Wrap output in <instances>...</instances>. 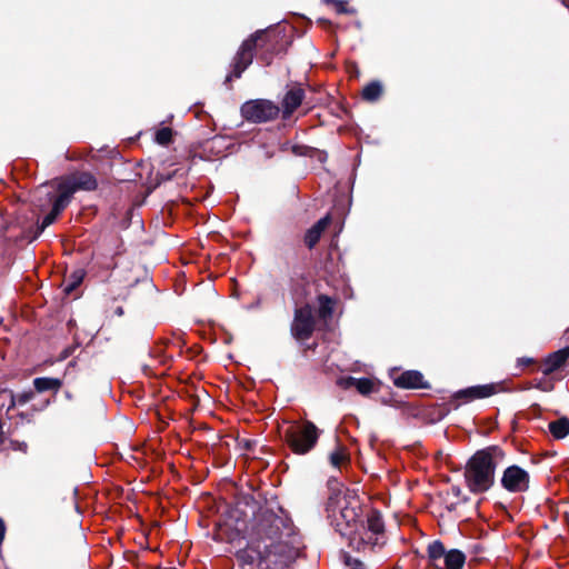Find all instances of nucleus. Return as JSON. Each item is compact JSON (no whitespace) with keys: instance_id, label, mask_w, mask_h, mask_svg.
I'll return each instance as SVG.
<instances>
[{"instance_id":"20e7f679","label":"nucleus","mask_w":569,"mask_h":569,"mask_svg":"<svg viewBox=\"0 0 569 569\" xmlns=\"http://www.w3.org/2000/svg\"><path fill=\"white\" fill-rule=\"evenodd\" d=\"M349 546L359 552H368L386 543V532L379 511L370 510L348 538Z\"/></svg>"},{"instance_id":"cd10ccee","label":"nucleus","mask_w":569,"mask_h":569,"mask_svg":"<svg viewBox=\"0 0 569 569\" xmlns=\"http://www.w3.org/2000/svg\"><path fill=\"white\" fill-rule=\"evenodd\" d=\"M541 407L538 403H536V430H540L543 433H547V423H549L550 421H547L541 418Z\"/></svg>"},{"instance_id":"412c9836","label":"nucleus","mask_w":569,"mask_h":569,"mask_svg":"<svg viewBox=\"0 0 569 569\" xmlns=\"http://www.w3.org/2000/svg\"><path fill=\"white\" fill-rule=\"evenodd\" d=\"M382 93V86L379 81H372L362 89V97L366 101L372 103Z\"/></svg>"},{"instance_id":"ddd939ff","label":"nucleus","mask_w":569,"mask_h":569,"mask_svg":"<svg viewBox=\"0 0 569 569\" xmlns=\"http://www.w3.org/2000/svg\"><path fill=\"white\" fill-rule=\"evenodd\" d=\"M330 222V216H326L321 218L319 221H317L307 232L305 236V242L308 248H313L317 242L319 241L322 232L325 229L329 226Z\"/></svg>"},{"instance_id":"6e6552de","label":"nucleus","mask_w":569,"mask_h":569,"mask_svg":"<svg viewBox=\"0 0 569 569\" xmlns=\"http://www.w3.org/2000/svg\"><path fill=\"white\" fill-rule=\"evenodd\" d=\"M264 36L263 31L257 32L251 38L243 41L237 56L234 58L233 71L230 76L227 77V80H231L232 77L240 78L241 73L248 68V66L252 62L253 58V48L256 47V42L258 39Z\"/></svg>"},{"instance_id":"2f4dec72","label":"nucleus","mask_w":569,"mask_h":569,"mask_svg":"<svg viewBox=\"0 0 569 569\" xmlns=\"http://www.w3.org/2000/svg\"><path fill=\"white\" fill-rule=\"evenodd\" d=\"M356 381H357V378L346 377V378H340L338 380V385L345 389H348V388L355 387Z\"/></svg>"},{"instance_id":"9b49d317","label":"nucleus","mask_w":569,"mask_h":569,"mask_svg":"<svg viewBox=\"0 0 569 569\" xmlns=\"http://www.w3.org/2000/svg\"><path fill=\"white\" fill-rule=\"evenodd\" d=\"M393 383L399 388H425L423 376L417 370H408L393 379Z\"/></svg>"},{"instance_id":"f257e3e1","label":"nucleus","mask_w":569,"mask_h":569,"mask_svg":"<svg viewBox=\"0 0 569 569\" xmlns=\"http://www.w3.org/2000/svg\"><path fill=\"white\" fill-rule=\"evenodd\" d=\"M236 552L241 569H284L300 552V540L282 509L260 508L244 528Z\"/></svg>"},{"instance_id":"393cba45","label":"nucleus","mask_w":569,"mask_h":569,"mask_svg":"<svg viewBox=\"0 0 569 569\" xmlns=\"http://www.w3.org/2000/svg\"><path fill=\"white\" fill-rule=\"evenodd\" d=\"M355 388L363 396L375 391V382L369 378H357Z\"/></svg>"},{"instance_id":"423d86ee","label":"nucleus","mask_w":569,"mask_h":569,"mask_svg":"<svg viewBox=\"0 0 569 569\" xmlns=\"http://www.w3.org/2000/svg\"><path fill=\"white\" fill-rule=\"evenodd\" d=\"M568 359L569 346L549 353L539 365L536 362V372L542 373L539 380L536 379V389L545 392L551 391L555 387L553 373L563 368Z\"/></svg>"},{"instance_id":"6ab92c4d","label":"nucleus","mask_w":569,"mask_h":569,"mask_svg":"<svg viewBox=\"0 0 569 569\" xmlns=\"http://www.w3.org/2000/svg\"><path fill=\"white\" fill-rule=\"evenodd\" d=\"M62 386V380L59 378L39 377L33 380V387L37 392H44L52 390L58 392Z\"/></svg>"},{"instance_id":"aec40b11","label":"nucleus","mask_w":569,"mask_h":569,"mask_svg":"<svg viewBox=\"0 0 569 569\" xmlns=\"http://www.w3.org/2000/svg\"><path fill=\"white\" fill-rule=\"evenodd\" d=\"M96 188H97L96 178L92 174L84 172V173H80L74 179L73 189L71 191L73 192L74 189L93 190Z\"/></svg>"},{"instance_id":"a878e982","label":"nucleus","mask_w":569,"mask_h":569,"mask_svg":"<svg viewBox=\"0 0 569 569\" xmlns=\"http://www.w3.org/2000/svg\"><path fill=\"white\" fill-rule=\"evenodd\" d=\"M346 450L342 447H337L335 451H332L329 456L330 463L335 468H340V466L347 460Z\"/></svg>"},{"instance_id":"473e14b6","label":"nucleus","mask_w":569,"mask_h":569,"mask_svg":"<svg viewBox=\"0 0 569 569\" xmlns=\"http://www.w3.org/2000/svg\"><path fill=\"white\" fill-rule=\"evenodd\" d=\"M12 448L14 450L26 453L28 451V445L26 442L12 441Z\"/></svg>"},{"instance_id":"39448f33","label":"nucleus","mask_w":569,"mask_h":569,"mask_svg":"<svg viewBox=\"0 0 569 569\" xmlns=\"http://www.w3.org/2000/svg\"><path fill=\"white\" fill-rule=\"evenodd\" d=\"M286 425L280 429V437L295 455H307L317 446L321 430L313 422L293 420Z\"/></svg>"},{"instance_id":"bb28decb","label":"nucleus","mask_w":569,"mask_h":569,"mask_svg":"<svg viewBox=\"0 0 569 569\" xmlns=\"http://www.w3.org/2000/svg\"><path fill=\"white\" fill-rule=\"evenodd\" d=\"M34 397V392L32 390L23 391L12 396L13 405L23 406L31 401Z\"/></svg>"},{"instance_id":"4468645a","label":"nucleus","mask_w":569,"mask_h":569,"mask_svg":"<svg viewBox=\"0 0 569 569\" xmlns=\"http://www.w3.org/2000/svg\"><path fill=\"white\" fill-rule=\"evenodd\" d=\"M427 553H428L430 563L437 569H442L441 565L447 555V550H446L443 543L440 540H435V541L430 542L427 548Z\"/></svg>"},{"instance_id":"c9c22d12","label":"nucleus","mask_w":569,"mask_h":569,"mask_svg":"<svg viewBox=\"0 0 569 569\" xmlns=\"http://www.w3.org/2000/svg\"><path fill=\"white\" fill-rule=\"evenodd\" d=\"M525 361H526V363H531L533 361V359L532 358H527Z\"/></svg>"},{"instance_id":"b1692460","label":"nucleus","mask_w":569,"mask_h":569,"mask_svg":"<svg viewBox=\"0 0 569 569\" xmlns=\"http://www.w3.org/2000/svg\"><path fill=\"white\" fill-rule=\"evenodd\" d=\"M72 191H63L58 197L54 198L52 203V211L57 214H60L61 211L67 207L70 201Z\"/></svg>"},{"instance_id":"7c9ffc66","label":"nucleus","mask_w":569,"mask_h":569,"mask_svg":"<svg viewBox=\"0 0 569 569\" xmlns=\"http://www.w3.org/2000/svg\"><path fill=\"white\" fill-rule=\"evenodd\" d=\"M59 214L54 213L52 210L43 218L41 224L39 226V233L42 232L47 227L52 224Z\"/></svg>"},{"instance_id":"4be33fe9","label":"nucleus","mask_w":569,"mask_h":569,"mask_svg":"<svg viewBox=\"0 0 569 569\" xmlns=\"http://www.w3.org/2000/svg\"><path fill=\"white\" fill-rule=\"evenodd\" d=\"M83 278L84 271L82 269L74 270L64 283V292L67 295L71 293L82 282Z\"/></svg>"},{"instance_id":"0eeeda50","label":"nucleus","mask_w":569,"mask_h":569,"mask_svg":"<svg viewBox=\"0 0 569 569\" xmlns=\"http://www.w3.org/2000/svg\"><path fill=\"white\" fill-rule=\"evenodd\" d=\"M315 329V319L312 308L306 305L296 309L295 319L291 325V332L299 340H307L311 337Z\"/></svg>"},{"instance_id":"72a5a7b5","label":"nucleus","mask_w":569,"mask_h":569,"mask_svg":"<svg viewBox=\"0 0 569 569\" xmlns=\"http://www.w3.org/2000/svg\"><path fill=\"white\" fill-rule=\"evenodd\" d=\"M293 110H295V109H289V108L283 109V114H282V117H283L284 119L289 118V117L292 114V111H293Z\"/></svg>"},{"instance_id":"dca6fc26","label":"nucleus","mask_w":569,"mask_h":569,"mask_svg":"<svg viewBox=\"0 0 569 569\" xmlns=\"http://www.w3.org/2000/svg\"><path fill=\"white\" fill-rule=\"evenodd\" d=\"M305 101V89L300 86H291L287 90L282 107H300L301 103Z\"/></svg>"},{"instance_id":"2eb2a0df","label":"nucleus","mask_w":569,"mask_h":569,"mask_svg":"<svg viewBox=\"0 0 569 569\" xmlns=\"http://www.w3.org/2000/svg\"><path fill=\"white\" fill-rule=\"evenodd\" d=\"M173 114H170L167 120L161 122V127L154 132V142L160 146H168L172 141L173 131L167 123L170 122V124H173Z\"/></svg>"},{"instance_id":"f8f14e48","label":"nucleus","mask_w":569,"mask_h":569,"mask_svg":"<svg viewBox=\"0 0 569 569\" xmlns=\"http://www.w3.org/2000/svg\"><path fill=\"white\" fill-rule=\"evenodd\" d=\"M243 119L253 122L261 123L277 117L280 109H240Z\"/></svg>"},{"instance_id":"9d476101","label":"nucleus","mask_w":569,"mask_h":569,"mask_svg":"<svg viewBox=\"0 0 569 569\" xmlns=\"http://www.w3.org/2000/svg\"><path fill=\"white\" fill-rule=\"evenodd\" d=\"M500 390H501L500 383H488V385L472 386V387L457 391L455 393V399L461 400L463 403H466V402H470L475 399L488 398L492 395H496Z\"/></svg>"},{"instance_id":"1a4fd4ad","label":"nucleus","mask_w":569,"mask_h":569,"mask_svg":"<svg viewBox=\"0 0 569 569\" xmlns=\"http://www.w3.org/2000/svg\"><path fill=\"white\" fill-rule=\"evenodd\" d=\"M529 473L518 466L508 467L502 476L501 483L505 489L512 492L526 490L529 487Z\"/></svg>"},{"instance_id":"f03ea898","label":"nucleus","mask_w":569,"mask_h":569,"mask_svg":"<svg viewBox=\"0 0 569 569\" xmlns=\"http://www.w3.org/2000/svg\"><path fill=\"white\" fill-rule=\"evenodd\" d=\"M502 458V451L489 447L477 451L468 461L465 472L466 482L472 492L487 491L493 483L497 460Z\"/></svg>"},{"instance_id":"c85d7f7f","label":"nucleus","mask_w":569,"mask_h":569,"mask_svg":"<svg viewBox=\"0 0 569 569\" xmlns=\"http://www.w3.org/2000/svg\"><path fill=\"white\" fill-rule=\"evenodd\" d=\"M327 3H333L338 13H355V9H349L345 0H326Z\"/></svg>"},{"instance_id":"f3484780","label":"nucleus","mask_w":569,"mask_h":569,"mask_svg":"<svg viewBox=\"0 0 569 569\" xmlns=\"http://www.w3.org/2000/svg\"><path fill=\"white\" fill-rule=\"evenodd\" d=\"M548 432L557 439H563L569 435V418L561 417L547 423Z\"/></svg>"},{"instance_id":"c756f323","label":"nucleus","mask_w":569,"mask_h":569,"mask_svg":"<svg viewBox=\"0 0 569 569\" xmlns=\"http://www.w3.org/2000/svg\"><path fill=\"white\" fill-rule=\"evenodd\" d=\"M345 563L350 569H365L363 562L350 555H345Z\"/></svg>"},{"instance_id":"a211bd4d","label":"nucleus","mask_w":569,"mask_h":569,"mask_svg":"<svg viewBox=\"0 0 569 569\" xmlns=\"http://www.w3.org/2000/svg\"><path fill=\"white\" fill-rule=\"evenodd\" d=\"M466 562V555L458 549L447 551L442 562V569H462Z\"/></svg>"},{"instance_id":"7ed1b4c3","label":"nucleus","mask_w":569,"mask_h":569,"mask_svg":"<svg viewBox=\"0 0 569 569\" xmlns=\"http://www.w3.org/2000/svg\"><path fill=\"white\" fill-rule=\"evenodd\" d=\"M328 518L336 530L347 539L365 518L361 505L356 497L340 496L330 497L327 505Z\"/></svg>"},{"instance_id":"5701e85b","label":"nucleus","mask_w":569,"mask_h":569,"mask_svg":"<svg viewBox=\"0 0 569 569\" xmlns=\"http://www.w3.org/2000/svg\"><path fill=\"white\" fill-rule=\"evenodd\" d=\"M319 317L322 319L330 318L333 312V300L327 296H319Z\"/></svg>"},{"instance_id":"f704fd0d","label":"nucleus","mask_w":569,"mask_h":569,"mask_svg":"<svg viewBox=\"0 0 569 569\" xmlns=\"http://www.w3.org/2000/svg\"><path fill=\"white\" fill-rule=\"evenodd\" d=\"M116 313H117V315H119V316H121V315L123 313L122 308H118V309L116 310Z\"/></svg>"}]
</instances>
